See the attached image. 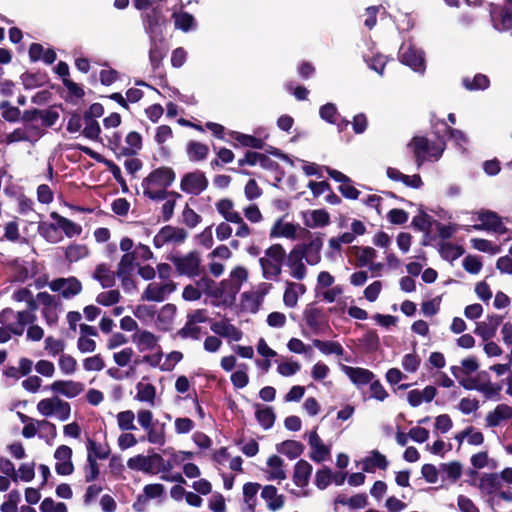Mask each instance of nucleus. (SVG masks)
I'll return each instance as SVG.
<instances>
[{
  "label": "nucleus",
  "mask_w": 512,
  "mask_h": 512,
  "mask_svg": "<svg viewBox=\"0 0 512 512\" xmlns=\"http://www.w3.org/2000/svg\"><path fill=\"white\" fill-rule=\"evenodd\" d=\"M174 180L175 173L171 168H157L143 179V194L151 200H163L167 196V188Z\"/></svg>",
  "instance_id": "f257e3e1"
},
{
  "label": "nucleus",
  "mask_w": 512,
  "mask_h": 512,
  "mask_svg": "<svg viewBox=\"0 0 512 512\" xmlns=\"http://www.w3.org/2000/svg\"><path fill=\"white\" fill-rule=\"evenodd\" d=\"M285 257V249L280 244H273L265 250L264 255L259 258V264L262 275L266 280H276L278 278Z\"/></svg>",
  "instance_id": "f03ea898"
},
{
  "label": "nucleus",
  "mask_w": 512,
  "mask_h": 512,
  "mask_svg": "<svg viewBox=\"0 0 512 512\" xmlns=\"http://www.w3.org/2000/svg\"><path fill=\"white\" fill-rule=\"evenodd\" d=\"M37 316L31 310L15 311L5 308L0 312V323L8 327L13 335L22 336L28 324H33Z\"/></svg>",
  "instance_id": "7ed1b4c3"
},
{
  "label": "nucleus",
  "mask_w": 512,
  "mask_h": 512,
  "mask_svg": "<svg viewBox=\"0 0 512 512\" xmlns=\"http://www.w3.org/2000/svg\"><path fill=\"white\" fill-rule=\"evenodd\" d=\"M37 412L43 417H54L65 422L71 416V405L58 396H52L40 400L36 405Z\"/></svg>",
  "instance_id": "20e7f679"
},
{
  "label": "nucleus",
  "mask_w": 512,
  "mask_h": 512,
  "mask_svg": "<svg viewBox=\"0 0 512 512\" xmlns=\"http://www.w3.org/2000/svg\"><path fill=\"white\" fill-rule=\"evenodd\" d=\"M409 145L413 149L418 167H420L425 160H438L445 149V145L442 141L437 143L429 142L425 137H414Z\"/></svg>",
  "instance_id": "39448f33"
},
{
  "label": "nucleus",
  "mask_w": 512,
  "mask_h": 512,
  "mask_svg": "<svg viewBox=\"0 0 512 512\" xmlns=\"http://www.w3.org/2000/svg\"><path fill=\"white\" fill-rule=\"evenodd\" d=\"M172 262L179 275L195 277L201 273L202 259L200 253L197 251H191L181 256H174Z\"/></svg>",
  "instance_id": "423d86ee"
},
{
  "label": "nucleus",
  "mask_w": 512,
  "mask_h": 512,
  "mask_svg": "<svg viewBox=\"0 0 512 512\" xmlns=\"http://www.w3.org/2000/svg\"><path fill=\"white\" fill-rule=\"evenodd\" d=\"M38 304L41 305V314L48 326L57 324L61 312V303L58 297L47 292L37 294Z\"/></svg>",
  "instance_id": "0eeeda50"
},
{
  "label": "nucleus",
  "mask_w": 512,
  "mask_h": 512,
  "mask_svg": "<svg viewBox=\"0 0 512 512\" xmlns=\"http://www.w3.org/2000/svg\"><path fill=\"white\" fill-rule=\"evenodd\" d=\"M312 470V465L306 460L301 459L295 464L292 480L299 488L298 490H291V494L295 497L301 498L308 496V491L305 488L309 484Z\"/></svg>",
  "instance_id": "6e6552de"
},
{
  "label": "nucleus",
  "mask_w": 512,
  "mask_h": 512,
  "mask_svg": "<svg viewBox=\"0 0 512 512\" xmlns=\"http://www.w3.org/2000/svg\"><path fill=\"white\" fill-rule=\"evenodd\" d=\"M176 290L174 281L151 282L141 295L142 300L162 302Z\"/></svg>",
  "instance_id": "1a4fd4ad"
},
{
  "label": "nucleus",
  "mask_w": 512,
  "mask_h": 512,
  "mask_svg": "<svg viewBox=\"0 0 512 512\" xmlns=\"http://www.w3.org/2000/svg\"><path fill=\"white\" fill-rule=\"evenodd\" d=\"M400 61L415 72L423 74L425 71L424 53L411 44H403L399 50Z\"/></svg>",
  "instance_id": "9d476101"
},
{
  "label": "nucleus",
  "mask_w": 512,
  "mask_h": 512,
  "mask_svg": "<svg viewBox=\"0 0 512 512\" xmlns=\"http://www.w3.org/2000/svg\"><path fill=\"white\" fill-rule=\"evenodd\" d=\"M161 463H163V457L158 453H154L148 456L139 454L129 458L127 461V466L131 470L141 471L148 474H155L156 466L159 467Z\"/></svg>",
  "instance_id": "9b49d317"
},
{
  "label": "nucleus",
  "mask_w": 512,
  "mask_h": 512,
  "mask_svg": "<svg viewBox=\"0 0 512 512\" xmlns=\"http://www.w3.org/2000/svg\"><path fill=\"white\" fill-rule=\"evenodd\" d=\"M208 186V180L205 174L199 170L185 174L180 183L183 192L191 195H199Z\"/></svg>",
  "instance_id": "f8f14e48"
},
{
  "label": "nucleus",
  "mask_w": 512,
  "mask_h": 512,
  "mask_svg": "<svg viewBox=\"0 0 512 512\" xmlns=\"http://www.w3.org/2000/svg\"><path fill=\"white\" fill-rule=\"evenodd\" d=\"M477 220L480 223L471 226L474 230H486L496 234H505L507 232V229L500 217L492 211L487 210L478 212Z\"/></svg>",
  "instance_id": "ddd939ff"
},
{
  "label": "nucleus",
  "mask_w": 512,
  "mask_h": 512,
  "mask_svg": "<svg viewBox=\"0 0 512 512\" xmlns=\"http://www.w3.org/2000/svg\"><path fill=\"white\" fill-rule=\"evenodd\" d=\"M187 238V232L183 228L165 226L154 236L153 243L161 248L168 243L180 244Z\"/></svg>",
  "instance_id": "4468645a"
},
{
  "label": "nucleus",
  "mask_w": 512,
  "mask_h": 512,
  "mask_svg": "<svg viewBox=\"0 0 512 512\" xmlns=\"http://www.w3.org/2000/svg\"><path fill=\"white\" fill-rule=\"evenodd\" d=\"M300 248L302 255L307 264L317 265L321 261V250L323 247V238L321 234L312 236L305 244H298L295 246Z\"/></svg>",
  "instance_id": "2eb2a0df"
},
{
  "label": "nucleus",
  "mask_w": 512,
  "mask_h": 512,
  "mask_svg": "<svg viewBox=\"0 0 512 512\" xmlns=\"http://www.w3.org/2000/svg\"><path fill=\"white\" fill-rule=\"evenodd\" d=\"M53 292H59L63 298L70 299L82 291L81 282L75 277L57 278L49 283Z\"/></svg>",
  "instance_id": "dca6fc26"
},
{
  "label": "nucleus",
  "mask_w": 512,
  "mask_h": 512,
  "mask_svg": "<svg viewBox=\"0 0 512 512\" xmlns=\"http://www.w3.org/2000/svg\"><path fill=\"white\" fill-rule=\"evenodd\" d=\"M308 444L310 446L309 457L316 463H321L330 459L331 449L325 445L316 430L308 433Z\"/></svg>",
  "instance_id": "f3484780"
},
{
  "label": "nucleus",
  "mask_w": 512,
  "mask_h": 512,
  "mask_svg": "<svg viewBox=\"0 0 512 512\" xmlns=\"http://www.w3.org/2000/svg\"><path fill=\"white\" fill-rule=\"evenodd\" d=\"M55 471L59 475H70L74 471L72 463V449L66 445H60L54 452Z\"/></svg>",
  "instance_id": "a211bd4d"
},
{
  "label": "nucleus",
  "mask_w": 512,
  "mask_h": 512,
  "mask_svg": "<svg viewBox=\"0 0 512 512\" xmlns=\"http://www.w3.org/2000/svg\"><path fill=\"white\" fill-rule=\"evenodd\" d=\"M160 337L148 330H137L132 336V342L140 353L153 352L160 348Z\"/></svg>",
  "instance_id": "6ab92c4d"
},
{
  "label": "nucleus",
  "mask_w": 512,
  "mask_h": 512,
  "mask_svg": "<svg viewBox=\"0 0 512 512\" xmlns=\"http://www.w3.org/2000/svg\"><path fill=\"white\" fill-rule=\"evenodd\" d=\"M111 144L120 149V153L125 156L137 154L142 148V137L138 132L131 131L125 137V146H120V136L114 134Z\"/></svg>",
  "instance_id": "aec40b11"
},
{
  "label": "nucleus",
  "mask_w": 512,
  "mask_h": 512,
  "mask_svg": "<svg viewBox=\"0 0 512 512\" xmlns=\"http://www.w3.org/2000/svg\"><path fill=\"white\" fill-rule=\"evenodd\" d=\"M260 496L264 500L267 509L271 512L280 511L285 506V496L280 494L274 485L263 486Z\"/></svg>",
  "instance_id": "412c9836"
},
{
  "label": "nucleus",
  "mask_w": 512,
  "mask_h": 512,
  "mask_svg": "<svg viewBox=\"0 0 512 512\" xmlns=\"http://www.w3.org/2000/svg\"><path fill=\"white\" fill-rule=\"evenodd\" d=\"M502 321L503 317L500 315H488L485 321L476 324L474 333L481 337L483 341L491 340L496 335L497 329Z\"/></svg>",
  "instance_id": "4be33fe9"
},
{
  "label": "nucleus",
  "mask_w": 512,
  "mask_h": 512,
  "mask_svg": "<svg viewBox=\"0 0 512 512\" xmlns=\"http://www.w3.org/2000/svg\"><path fill=\"white\" fill-rule=\"evenodd\" d=\"M84 384L73 380H57L50 385V390L55 394H60L66 398L72 399L84 391Z\"/></svg>",
  "instance_id": "5701e85b"
},
{
  "label": "nucleus",
  "mask_w": 512,
  "mask_h": 512,
  "mask_svg": "<svg viewBox=\"0 0 512 512\" xmlns=\"http://www.w3.org/2000/svg\"><path fill=\"white\" fill-rule=\"evenodd\" d=\"M304 256L300 248L294 247L287 255V266L290 275L296 280H303L307 275V268L303 262Z\"/></svg>",
  "instance_id": "b1692460"
},
{
  "label": "nucleus",
  "mask_w": 512,
  "mask_h": 512,
  "mask_svg": "<svg viewBox=\"0 0 512 512\" xmlns=\"http://www.w3.org/2000/svg\"><path fill=\"white\" fill-rule=\"evenodd\" d=\"M490 18L495 30L499 32L512 30V8L500 9L493 6L490 10Z\"/></svg>",
  "instance_id": "393cba45"
},
{
  "label": "nucleus",
  "mask_w": 512,
  "mask_h": 512,
  "mask_svg": "<svg viewBox=\"0 0 512 512\" xmlns=\"http://www.w3.org/2000/svg\"><path fill=\"white\" fill-rule=\"evenodd\" d=\"M143 26L147 35L159 37L162 34L163 17L158 9H152L142 15Z\"/></svg>",
  "instance_id": "a878e982"
},
{
  "label": "nucleus",
  "mask_w": 512,
  "mask_h": 512,
  "mask_svg": "<svg viewBox=\"0 0 512 512\" xmlns=\"http://www.w3.org/2000/svg\"><path fill=\"white\" fill-rule=\"evenodd\" d=\"M177 308L174 304L168 303L156 311L154 324L158 330L169 331L174 323Z\"/></svg>",
  "instance_id": "bb28decb"
},
{
  "label": "nucleus",
  "mask_w": 512,
  "mask_h": 512,
  "mask_svg": "<svg viewBox=\"0 0 512 512\" xmlns=\"http://www.w3.org/2000/svg\"><path fill=\"white\" fill-rule=\"evenodd\" d=\"M467 389H475L487 398H495L499 396L501 387L497 384L491 383L488 374L482 372L478 375V378L473 382V385H464Z\"/></svg>",
  "instance_id": "cd10ccee"
},
{
  "label": "nucleus",
  "mask_w": 512,
  "mask_h": 512,
  "mask_svg": "<svg viewBox=\"0 0 512 512\" xmlns=\"http://www.w3.org/2000/svg\"><path fill=\"white\" fill-rule=\"evenodd\" d=\"M298 225L290 222H285L283 218L277 219L271 227L269 236L270 238H286L290 240L297 239Z\"/></svg>",
  "instance_id": "c85d7f7f"
},
{
  "label": "nucleus",
  "mask_w": 512,
  "mask_h": 512,
  "mask_svg": "<svg viewBox=\"0 0 512 512\" xmlns=\"http://www.w3.org/2000/svg\"><path fill=\"white\" fill-rule=\"evenodd\" d=\"M341 370L358 387L370 383L375 377L372 371L361 367L342 365Z\"/></svg>",
  "instance_id": "c756f323"
},
{
  "label": "nucleus",
  "mask_w": 512,
  "mask_h": 512,
  "mask_svg": "<svg viewBox=\"0 0 512 512\" xmlns=\"http://www.w3.org/2000/svg\"><path fill=\"white\" fill-rule=\"evenodd\" d=\"M267 468L265 470L266 479L268 481L281 482L287 478L284 468V461L277 455H272L267 460Z\"/></svg>",
  "instance_id": "7c9ffc66"
},
{
  "label": "nucleus",
  "mask_w": 512,
  "mask_h": 512,
  "mask_svg": "<svg viewBox=\"0 0 512 512\" xmlns=\"http://www.w3.org/2000/svg\"><path fill=\"white\" fill-rule=\"evenodd\" d=\"M303 223L308 228H321L330 223V216L324 209H315L303 213Z\"/></svg>",
  "instance_id": "2f4dec72"
},
{
  "label": "nucleus",
  "mask_w": 512,
  "mask_h": 512,
  "mask_svg": "<svg viewBox=\"0 0 512 512\" xmlns=\"http://www.w3.org/2000/svg\"><path fill=\"white\" fill-rule=\"evenodd\" d=\"M145 379V377L142 378V380L136 384V395L134 399L154 407L156 400V387L151 383L145 382Z\"/></svg>",
  "instance_id": "473e14b6"
},
{
  "label": "nucleus",
  "mask_w": 512,
  "mask_h": 512,
  "mask_svg": "<svg viewBox=\"0 0 512 512\" xmlns=\"http://www.w3.org/2000/svg\"><path fill=\"white\" fill-rule=\"evenodd\" d=\"M388 460L385 455L377 450H373L362 461V470L367 473H373L376 469L386 470L388 467Z\"/></svg>",
  "instance_id": "72a5a7b5"
},
{
  "label": "nucleus",
  "mask_w": 512,
  "mask_h": 512,
  "mask_svg": "<svg viewBox=\"0 0 512 512\" xmlns=\"http://www.w3.org/2000/svg\"><path fill=\"white\" fill-rule=\"evenodd\" d=\"M437 394L434 386H426L423 390L414 389L408 392L407 401L412 407H418L423 402H431Z\"/></svg>",
  "instance_id": "f704fd0d"
},
{
  "label": "nucleus",
  "mask_w": 512,
  "mask_h": 512,
  "mask_svg": "<svg viewBox=\"0 0 512 512\" xmlns=\"http://www.w3.org/2000/svg\"><path fill=\"white\" fill-rule=\"evenodd\" d=\"M149 60L154 70L158 69L166 55V48L161 37H150Z\"/></svg>",
  "instance_id": "c9c22d12"
},
{
  "label": "nucleus",
  "mask_w": 512,
  "mask_h": 512,
  "mask_svg": "<svg viewBox=\"0 0 512 512\" xmlns=\"http://www.w3.org/2000/svg\"><path fill=\"white\" fill-rule=\"evenodd\" d=\"M510 418H512V407L507 404H499L486 415L485 422L488 427H497L502 421Z\"/></svg>",
  "instance_id": "e433bc0d"
},
{
  "label": "nucleus",
  "mask_w": 512,
  "mask_h": 512,
  "mask_svg": "<svg viewBox=\"0 0 512 512\" xmlns=\"http://www.w3.org/2000/svg\"><path fill=\"white\" fill-rule=\"evenodd\" d=\"M306 292V287L304 284L296 283V282H287L286 289L283 295V302L286 307L294 308L298 299L301 295Z\"/></svg>",
  "instance_id": "4c0bfd02"
},
{
  "label": "nucleus",
  "mask_w": 512,
  "mask_h": 512,
  "mask_svg": "<svg viewBox=\"0 0 512 512\" xmlns=\"http://www.w3.org/2000/svg\"><path fill=\"white\" fill-rule=\"evenodd\" d=\"M211 330L225 338H228L232 341H240L242 339L243 333L236 326L226 322L220 321L216 322L211 326Z\"/></svg>",
  "instance_id": "58836bf2"
},
{
  "label": "nucleus",
  "mask_w": 512,
  "mask_h": 512,
  "mask_svg": "<svg viewBox=\"0 0 512 512\" xmlns=\"http://www.w3.org/2000/svg\"><path fill=\"white\" fill-rule=\"evenodd\" d=\"M248 276L247 270L243 267L234 268L228 280H224L222 282L223 287L229 285V294L231 296L235 295L239 290L244 281H246Z\"/></svg>",
  "instance_id": "ea45409f"
},
{
  "label": "nucleus",
  "mask_w": 512,
  "mask_h": 512,
  "mask_svg": "<svg viewBox=\"0 0 512 512\" xmlns=\"http://www.w3.org/2000/svg\"><path fill=\"white\" fill-rule=\"evenodd\" d=\"M386 173L389 179L393 181H401L407 187L417 189L422 186V179L418 174L406 175L392 167H389Z\"/></svg>",
  "instance_id": "a19ab883"
},
{
  "label": "nucleus",
  "mask_w": 512,
  "mask_h": 512,
  "mask_svg": "<svg viewBox=\"0 0 512 512\" xmlns=\"http://www.w3.org/2000/svg\"><path fill=\"white\" fill-rule=\"evenodd\" d=\"M50 217L54 221H57L58 227L60 228V230L64 232V234L68 238L76 237L81 234L82 227L79 224L71 221L70 219L59 215L57 212H52L50 214Z\"/></svg>",
  "instance_id": "79ce46f5"
},
{
  "label": "nucleus",
  "mask_w": 512,
  "mask_h": 512,
  "mask_svg": "<svg viewBox=\"0 0 512 512\" xmlns=\"http://www.w3.org/2000/svg\"><path fill=\"white\" fill-rule=\"evenodd\" d=\"M479 490L487 495L496 493L501 488V481L496 473H485L479 479Z\"/></svg>",
  "instance_id": "37998d69"
},
{
  "label": "nucleus",
  "mask_w": 512,
  "mask_h": 512,
  "mask_svg": "<svg viewBox=\"0 0 512 512\" xmlns=\"http://www.w3.org/2000/svg\"><path fill=\"white\" fill-rule=\"evenodd\" d=\"M260 488V484L253 482H248L243 485V501L249 512H255L257 506V494Z\"/></svg>",
  "instance_id": "c03bdc74"
},
{
  "label": "nucleus",
  "mask_w": 512,
  "mask_h": 512,
  "mask_svg": "<svg viewBox=\"0 0 512 512\" xmlns=\"http://www.w3.org/2000/svg\"><path fill=\"white\" fill-rule=\"evenodd\" d=\"M215 206L217 212L227 222L231 223L232 221L237 220L239 216H241L240 212L235 209L234 202L229 198L219 200Z\"/></svg>",
  "instance_id": "a18cd8bd"
},
{
  "label": "nucleus",
  "mask_w": 512,
  "mask_h": 512,
  "mask_svg": "<svg viewBox=\"0 0 512 512\" xmlns=\"http://www.w3.org/2000/svg\"><path fill=\"white\" fill-rule=\"evenodd\" d=\"M38 231L39 234L50 243H58L63 239L60 228L57 225V221L54 223H40Z\"/></svg>",
  "instance_id": "49530a36"
},
{
  "label": "nucleus",
  "mask_w": 512,
  "mask_h": 512,
  "mask_svg": "<svg viewBox=\"0 0 512 512\" xmlns=\"http://www.w3.org/2000/svg\"><path fill=\"white\" fill-rule=\"evenodd\" d=\"M277 451L279 453L284 454L289 459L293 460V459H296L297 457H299L303 453L304 446L299 441L286 440L277 446Z\"/></svg>",
  "instance_id": "de8ad7c7"
},
{
  "label": "nucleus",
  "mask_w": 512,
  "mask_h": 512,
  "mask_svg": "<svg viewBox=\"0 0 512 512\" xmlns=\"http://www.w3.org/2000/svg\"><path fill=\"white\" fill-rule=\"evenodd\" d=\"M146 439L150 444L162 446L166 442L165 425L159 424L155 421V424L145 430Z\"/></svg>",
  "instance_id": "09e8293b"
},
{
  "label": "nucleus",
  "mask_w": 512,
  "mask_h": 512,
  "mask_svg": "<svg viewBox=\"0 0 512 512\" xmlns=\"http://www.w3.org/2000/svg\"><path fill=\"white\" fill-rule=\"evenodd\" d=\"M314 347H316L324 355H337L342 356L344 349L339 342L336 341H323L315 339L313 341Z\"/></svg>",
  "instance_id": "8fccbe9b"
},
{
  "label": "nucleus",
  "mask_w": 512,
  "mask_h": 512,
  "mask_svg": "<svg viewBox=\"0 0 512 512\" xmlns=\"http://www.w3.org/2000/svg\"><path fill=\"white\" fill-rule=\"evenodd\" d=\"M355 256L357 258V265L360 267L370 265L373 260L377 257V252L372 247H353Z\"/></svg>",
  "instance_id": "3c124183"
},
{
  "label": "nucleus",
  "mask_w": 512,
  "mask_h": 512,
  "mask_svg": "<svg viewBox=\"0 0 512 512\" xmlns=\"http://www.w3.org/2000/svg\"><path fill=\"white\" fill-rule=\"evenodd\" d=\"M12 298L17 302H25L27 308L25 310H31L32 312H36L38 309V301L37 297L34 298L33 293L27 288H21L16 290Z\"/></svg>",
  "instance_id": "603ef678"
},
{
  "label": "nucleus",
  "mask_w": 512,
  "mask_h": 512,
  "mask_svg": "<svg viewBox=\"0 0 512 512\" xmlns=\"http://www.w3.org/2000/svg\"><path fill=\"white\" fill-rule=\"evenodd\" d=\"M208 152V146L203 143L190 141L187 144V155L191 161L197 162L206 159Z\"/></svg>",
  "instance_id": "864d4df0"
},
{
  "label": "nucleus",
  "mask_w": 512,
  "mask_h": 512,
  "mask_svg": "<svg viewBox=\"0 0 512 512\" xmlns=\"http://www.w3.org/2000/svg\"><path fill=\"white\" fill-rule=\"evenodd\" d=\"M136 414L132 410L121 411L116 415L117 425L121 431H133L137 427L134 423Z\"/></svg>",
  "instance_id": "5fc2aeb1"
},
{
  "label": "nucleus",
  "mask_w": 512,
  "mask_h": 512,
  "mask_svg": "<svg viewBox=\"0 0 512 512\" xmlns=\"http://www.w3.org/2000/svg\"><path fill=\"white\" fill-rule=\"evenodd\" d=\"M440 471L445 474L447 479L456 482L462 476L463 466L459 461L442 463L440 465Z\"/></svg>",
  "instance_id": "6e6d98bb"
},
{
  "label": "nucleus",
  "mask_w": 512,
  "mask_h": 512,
  "mask_svg": "<svg viewBox=\"0 0 512 512\" xmlns=\"http://www.w3.org/2000/svg\"><path fill=\"white\" fill-rule=\"evenodd\" d=\"M89 255V249L83 244H71L65 250V257L69 262H77Z\"/></svg>",
  "instance_id": "4d7b16f0"
},
{
  "label": "nucleus",
  "mask_w": 512,
  "mask_h": 512,
  "mask_svg": "<svg viewBox=\"0 0 512 512\" xmlns=\"http://www.w3.org/2000/svg\"><path fill=\"white\" fill-rule=\"evenodd\" d=\"M304 320L310 329L319 330L323 322V313L318 308H308L304 312Z\"/></svg>",
  "instance_id": "13d9d810"
},
{
  "label": "nucleus",
  "mask_w": 512,
  "mask_h": 512,
  "mask_svg": "<svg viewBox=\"0 0 512 512\" xmlns=\"http://www.w3.org/2000/svg\"><path fill=\"white\" fill-rule=\"evenodd\" d=\"M94 278L100 282L104 288L111 287L114 284V273L104 264H100L94 271Z\"/></svg>",
  "instance_id": "bf43d9fd"
},
{
  "label": "nucleus",
  "mask_w": 512,
  "mask_h": 512,
  "mask_svg": "<svg viewBox=\"0 0 512 512\" xmlns=\"http://www.w3.org/2000/svg\"><path fill=\"white\" fill-rule=\"evenodd\" d=\"M83 120L85 125L83 135L90 140H98L101 132L98 121L89 116H83Z\"/></svg>",
  "instance_id": "052dcab7"
},
{
  "label": "nucleus",
  "mask_w": 512,
  "mask_h": 512,
  "mask_svg": "<svg viewBox=\"0 0 512 512\" xmlns=\"http://www.w3.org/2000/svg\"><path fill=\"white\" fill-rule=\"evenodd\" d=\"M247 371V364L242 363L238 366V369L231 374V382L235 388L242 389L248 385L249 377Z\"/></svg>",
  "instance_id": "680f3d73"
},
{
  "label": "nucleus",
  "mask_w": 512,
  "mask_h": 512,
  "mask_svg": "<svg viewBox=\"0 0 512 512\" xmlns=\"http://www.w3.org/2000/svg\"><path fill=\"white\" fill-rule=\"evenodd\" d=\"M135 260V253H125L118 264L117 275H133Z\"/></svg>",
  "instance_id": "e2e57ef3"
},
{
  "label": "nucleus",
  "mask_w": 512,
  "mask_h": 512,
  "mask_svg": "<svg viewBox=\"0 0 512 512\" xmlns=\"http://www.w3.org/2000/svg\"><path fill=\"white\" fill-rule=\"evenodd\" d=\"M173 18H174L175 27L184 32L189 31L190 29L194 28V26H195L194 17L187 12L174 13Z\"/></svg>",
  "instance_id": "0e129e2a"
},
{
  "label": "nucleus",
  "mask_w": 512,
  "mask_h": 512,
  "mask_svg": "<svg viewBox=\"0 0 512 512\" xmlns=\"http://www.w3.org/2000/svg\"><path fill=\"white\" fill-rule=\"evenodd\" d=\"M258 423L264 428L269 429L273 426L275 415L269 407L258 408L255 413Z\"/></svg>",
  "instance_id": "69168bd1"
},
{
  "label": "nucleus",
  "mask_w": 512,
  "mask_h": 512,
  "mask_svg": "<svg viewBox=\"0 0 512 512\" xmlns=\"http://www.w3.org/2000/svg\"><path fill=\"white\" fill-rule=\"evenodd\" d=\"M163 358L164 354L160 347L154 350L151 354H145L141 359V363L147 364L151 368H158L163 371Z\"/></svg>",
  "instance_id": "338daca9"
},
{
  "label": "nucleus",
  "mask_w": 512,
  "mask_h": 512,
  "mask_svg": "<svg viewBox=\"0 0 512 512\" xmlns=\"http://www.w3.org/2000/svg\"><path fill=\"white\" fill-rule=\"evenodd\" d=\"M40 512H68L67 505L63 502H56L52 498H45L40 506Z\"/></svg>",
  "instance_id": "774afa93"
}]
</instances>
